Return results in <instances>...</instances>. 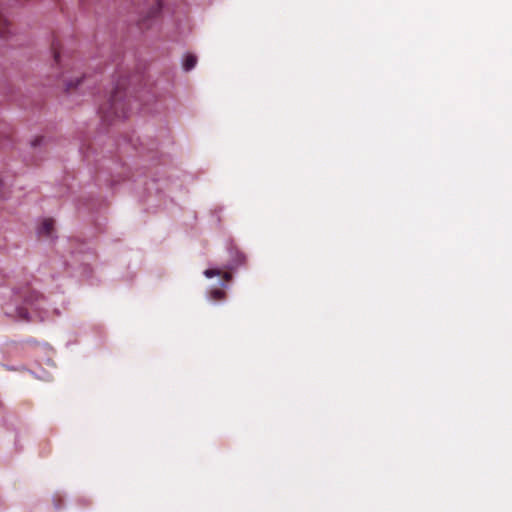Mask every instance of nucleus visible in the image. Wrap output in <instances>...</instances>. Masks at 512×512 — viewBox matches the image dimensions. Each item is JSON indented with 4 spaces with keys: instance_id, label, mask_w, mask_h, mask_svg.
Masks as SVG:
<instances>
[{
    "instance_id": "9",
    "label": "nucleus",
    "mask_w": 512,
    "mask_h": 512,
    "mask_svg": "<svg viewBox=\"0 0 512 512\" xmlns=\"http://www.w3.org/2000/svg\"><path fill=\"white\" fill-rule=\"evenodd\" d=\"M223 277L225 278V280H230L231 275L229 273H224Z\"/></svg>"
},
{
    "instance_id": "7",
    "label": "nucleus",
    "mask_w": 512,
    "mask_h": 512,
    "mask_svg": "<svg viewBox=\"0 0 512 512\" xmlns=\"http://www.w3.org/2000/svg\"><path fill=\"white\" fill-rule=\"evenodd\" d=\"M4 24V20L0 19V38H5L6 33L2 30V25Z\"/></svg>"
},
{
    "instance_id": "3",
    "label": "nucleus",
    "mask_w": 512,
    "mask_h": 512,
    "mask_svg": "<svg viewBox=\"0 0 512 512\" xmlns=\"http://www.w3.org/2000/svg\"><path fill=\"white\" fill-rule=\"evenodd\" d=\"M197 63V57L193 54H185L182 58V67L185 71L192 70Z\"/></svg>"
},
{
    "instance_id": "4",
    "label": "nucleus",
    "mask_w": 512,
    "mask_h": 512,
    "mask_svg": "<svg viewBox=\"0 0 512 512\" xmlns=\"http://www.w3.org/2000/svg\"><path fill=\"white\" fill-rule=\"evenodd\" d=\"M121 105V103L116 99V98H113L112 101H111V108L114 110V112L116 114H118V107ZM118 117L120 118H125L126 117V114L123 113L121 115H117Z\"/></svg>"
},
{
    "instance_id": "10",
    "label": "nucleus",
    "mask_w": 512,
    "mask_h": 512,
    "mask_svg": "<svg viewBox=\"0 0 512 512\" xmlns=\"http://www.w3.org/2000/svg\"><path fill=\"white\" fill-rule=\"evenodd\" d=\"M160 9H161V3H160V2H158V3H157V11H159Z\"/></svg>"
},
{
    "instance_id": "1",
    "label": "nucleus",
    "mask_w": 512,
    "mask_h": 512,
    "mask_svg": "<svg viewBox=\"0 0 512 512\" xmlns=\"http://www.w3.org/2000/svg\"><path fill=\"white\" fill-rule=\"evenodd\" d=\"M46 305L47 302L40 293L31 292L25 298L24 307H16L13 312L6 311V314L16 321H29L31 312L43 321L46 317Z\"/></svg>"
},
{
    "instance_id": "2",
    "label": "nucleus",
    "mask_w": 512,
    "mask_h": 512,
    "mask_svg": "<svg viewBox=\"0 0 512 512\" xmlns=\"http://www.w3.org/2000/svg\"><path fill=\"white\" fill-rule=\"evenodd\" d=\"M53 231V221L51 219H44L37 229V234L43 237H51Z\"/></svg>"
},
{
    "instance_id": "6",
    "label": "nucleus",
    "mask_w": 512,
    "mask_h": 512,
    "mask_svg": "<svg viewBox=\"0 0 512 512\" xmlns=\"http://www.w3.org/2000/svg\"><path fill=\"white\" fill-rule=\"evenodd\" d=\"M204 275L207 278H212L214 276H220L221 271L219 269H207L204 271Z\"/></svg>"
},
{
    "instance_id": "8",
    "label": "nucleus",
    "mask_w": 512,
    "mask_h": 512,
    "mask_svg": "<svg viewBox=\"0 0 512 512\" xmlns=\"http://www.w3.org/2000/svg\"><path fill=\"white\" fill-rule=\"evenodd\" d=\"M78 83H79V80H77V83H76V84H73L72 82H68V83L66 84V88H67V90H69L70 88H72V87H74V86H77V85H78Z\"/></svg>"
},
{
    "instance_id": "5",
    "label": "nucleus",
    "mask_w": 512,
    "mask_h": 512,
    "mask_svg": "<svg viewBox=\"0 0 512 512\" xmlns=\"http://www.w3.org/2000/svg\"><path fill=\"white\" fill-rule=\"evenodd\" d=\"M210 296L214 300H219V299H223L224 298L225 293L222 290H220V289H214V290L211 291Z\"/></svg>"
}]
</instances>
